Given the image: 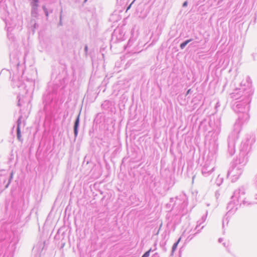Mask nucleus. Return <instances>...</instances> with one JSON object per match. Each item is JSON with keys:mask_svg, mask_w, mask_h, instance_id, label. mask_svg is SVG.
Wrapping results in <instances>:
<instances>
[{"mask_svg": "<svg viewBox=\"0 0 257 257\" xmlns=\"http://www.w3.org/2000/svg\"><path fill=\"white\" fill-rule=\"evenodd\" d=\"M244 195L245 189L243 187H240L238 190L234 192L233 195L231 197V200L227 204L226 207L228 210L226 215H230L233 214L241 204L248 205L251 204L245 200Z\"/></svg>", "mask_w": 257, "mask_h": 257, "instance_id": "f03ea898", "label": "nucleus"}, {"mask_svg": "<svg viewBox=\"0 0 257 257\" xmlns=\"http://www.w3.org/2000/svg\"><path fill=\"white\" fill-rule=\"evenodd\" d=\"M257 139V134L254 133H250L246 135L245 139L243 141L241 144L240 148L243 147H247L248 151H250L252 145L254 143Z\"/></svg>", "mask_w": 257, "mask_h": 257, "instance_id": "9d476101", "label": "nucleus"}, {"mask_svg": "<svg viewBox=\"0 0 257 257\" xmlns=\"http://www.w3.org/2000/svg\"><path fill=\"white\" fill-rule=\"evenodd\" d=\"M174 202L173 203H171V202L170 201L169 203H167L166 205V207L167 209H170V211L172 210H176V208H172V206H173V204Z\"/></svg>", "mask_w": 257, "mask_h": 257, "instance_id": "393cba45", "label": "nucleus"}, {"mask_svg": "<svg viewBox=\"0 0 257 257\" xmlns=\"http://www.w3.org/2000/svg\"><path fill=\"white\" fill-rule=\"evenodd\" d=\"M187 5H188V2L187 1H185L183 3L182 7H186L187 6Z\"/></svg>", "mask_w": 257, "mask_h": 257, "instance_id": "473e14b6", "label": "nucleus"}, {"mask_svg": "<svg viewBox=\"0 0 257 257\" xmlns=\"http://www.w3.org/2000/svg\"><path fill=\"white\" fill-rule=\"evenodd\" d=\"M222 240H223V239H222V238H219L218 239V242H221Z\"/></svg>", "mask_w": 257, "mask_h": 257, "instance_id": "58836bf2", "label": "nucleus"}, {"mask_svg": "<svg viewBox=\"0 0 257 257\" xmlns=\"http://www.w3.org/2000/svg\"><path fill=\"white\" fill-rule=\"evenodd\" d=\"M116 33H117V31H116V30H115V31H114V32L113 33V34H112V37H114V36H115V34H116Z\"/></svg>", "mask_w": 257, "mask_h": 257, "instance_id": "c9c22d12", "label": "nucleus"}, {"mask_svg": "<svg viewBox=\"0 0 257 257\" xmlns=\"http://www.w3.org/2000/svg\"><path fill=\"white\" fill-rule=\"evenodd\" d=\"M223 245H224V246H226V243L224 242L223 243Z\"/></svg>", "mask_w": 257, "mask_h": 257, "instance_id": "37998d69", "label": "nucleus"}, {"mask_svg": "<svg viewBox=\"0 0 257 257\" xmlns=\"http://www.w3.org/2000/svg\"><path fill=\"white\" fill-rule=\"evenodd\" d=\"M22 59L23 64L25 63V57L21 54L16 52H13L10 54V63L12 67L16 68L18 71H20L21 69L22 71L23 72V68L22 65H21V61L20 58Z\"/></svg>", "mask_w": 257, "mask_h": 257, "instance_id": "0eeeda50", "label": "nucleus"}, {"mask_svg": "<svg viewBox=\"0 0 257 257\" xmlns=\"http://www.w3.org/2000/svg\"><path fill=\"white\" fill-rule=\"evenodd\" d=\"M192 91L191 89H189L187 91V92H186V94H185V96H187L188 94H189L191 93H192Z\"/></svg>", "mask_w": 257, "mask_h": 257, "instance_id": "c756f323", "label": "nucleus"}, {"mask_svg": "<svg viewBox=\"0 0 257 257\" xmlns=\"http://www.w3.org/2000/svg\"><path fill=\"white\" fill-rule=\"evenodd\" d=\"M193 39H188V40H186L185 41H184V42H183L182 43H181L180 45V48L181 49L183 50V49H184V48L186 47V46L190 42H191V41H192Z\"/></svg>", "mask_w": 257, "mask_h": 257, "instance_id": "4be33fe9", "label": "nucleus"}, {"mask_svg": "<svg viewBox=\"0 0 257 257\" xmlns=\"http://www.w3.org/2000/svg\"><path fill=\"white\" fill-rule=\"evenodd\" d=\"M236 96L238 97L236 99L241 98V100L236 102L232 106L233 110L238 113V116L234 123L233 130L228 138V152L230 156L234 155L235 152V142L239 138L243 123L249 119L248 112L251 99V96H247L242 93Z\"/></svg>", "mask_w": 257, "mask_h": 257, "instance_id": "f257e3e1", "label": "nucleus"}, {"mask_svg": "<svg viewBox=\"0 0 257 257\" xmlns=\"http://www.w3.org/2000/svg\"><path fill=\"white\" fill-rule=\"evenodd\" d=\"M207 213H208V211H206V214L205 215H204L201 218V219L200 220H199L197 221V224L196 226V228L195 229H197L198 228V227L201 225V224L202 223H203L206 220V217H207Z\"/></svg>", "mask_w": 257, "mask_h": 257, "instance_id": "aec40b11", "label": "nucleus"}, {"mask_svg": "<svg viewBox=\"0 0 257 257\" xmlns=\"http://www.w3.org/2000/svg\"><path fill=\"white\" fill-rule=\"evenodd\" d=\"M216 157L212 153H209L202 168V174L206 177L211 175L215 169Z\"/></svg>", "mask_w": 257, "mask_h": 257, "instance_id": "423d86ee", "label": "nucleus"}, {"mask_svg": "<svg viewBox=\"0 0 257 257\" xmlns=\"http://www.w3.org/2000/svg\"><path fill=\"white\" fill-rule=\"evenodd\" d=\"M246 147H247L244 146L243 147V148H240L239 156L234 163L243 168L248 162L249 157L248 154L250 152V151H248L249 149H247Z\"/></svg>", "mask_w": 257, "mask_h": 257, "instance_id": "6e6552de", "label": "nucleus"}, {"mask_svg": "<svg viewBox=\"0 0 257 257\" xmlns=\"http://www.w3.org/2000/svg\"><path fill=\"white\" fill-rule=\"evenodd\" d=\"M19 239V236L14 234L10 242L9 246L11 247L12 249L15 250L16 248V244L18 243Z\"/></svg>", "mask_w": 257, "mask_h": 257, "instance_id": "dca6fc26", "label": "nucleus"}, {"mask_svg": "<svg viewBox=\"0 0 257 257\" xmlns=\"http://www.w3.org/2000/svg\"><path fill=\"white\" fill-rule=\"evenodd\" d=\"M68 112H67V114H66V115L64 114V118H66V116L68 115Z\"/></svg>", "mask_w": 257, "mask_h": 257, "instance_id": "a19ab883", "label": "nucleus"}, {"mask_svg": "<svg viewBox=\"0 0 257 257\" xmlns=\"http://www.w3.org/2000/svg\"><path fill=\"white\" fill-rule=\"evenodd\" d=\"M64 87L63 86H58L57 84H55L52 89L49 88L47 94L43 96L45 109H48L49 106L54 109L56 108L60 95V91Z\"/></svg>", "mask_w": 257, "mask_h": 257, "instance_id": "7ed1b4c3", "label": "nucleus"}, {"mask_svg": "<svg viewBox=\"0 0 257 257\" xmlns=\"http://www.w3.org/2000/svg\"><path fill=\"white\" fill-rule=\"evenodd\" d=\"M203 227H204V226H202V227H201V228L200 229H199V230H197V232H196V233L194 234V235H195V234H196V233H198V232L200 231V230H201Z\"/></svg>", "mask_w": 257, "mask_h": 257, "instance_id": "4c0bfd02", "label": "nucleus"}, {"mask_svg": "<svg viewBox=\"0 0 257 257\" xmlns=\"http://www.w3.org/2000/svg\"><path fill=\"white\" fill-rule=\"evenodd\" d=\"M8 225V224L4 221L0 222V251L3 248L4 240L7 237Z\"/></svg>", "mask_w": 257, "mask_h": 257, "instance_id": "9b49d317", "label": "nucleus"}, {"mask_svg": "<svg viewBox=\"0 0 257 257\" xmlns=\"http://www.w3.org/2000/svg\"><path fill=\"white\" fill-rule=\"evenodd\" d=\"M132 41L131 40H129L128 42V43H127V45H129V46H131L132 45Z\"/></svg>", "mask_w": 257, "mask_h": 257, "instance_id": "e433bc0d", "label": "nucleus"}, {"mask_svg": "<svg viewBox=\"0 0 257 257\" xmlns=\"http://www.w3.org/2000/svg\"><path fill=\"white\" fill-rule=\"evenodd\" d=\"M240 93H244L247 96H252L253 94L252 82L249 76H246L245 82H241L240 88L234 90V91L230 94L231 97L233 99H237L238 97L236 95L240 94Z\"/></svg>", "mask_w": 257, "mask_h": 257, "instance_id": "39448f33", "label": "nucleus"}, {"mask_svg": "<svg viewBox=\"0 0 257 257\" xmlns=\"http://www.w3.org/2000/svg\"><path fill=\"white\" fill-rule=\"evenodd\" d=\"M62 12V10H61V14H60V22H59V25H60V26L62 25V15H61Z\"/></svg>", "mask_w": 257, "mask_h": 257, "instance_id": "c85d7f7f", "label": "nucleus"}, {"mask_svg": "<svg viewBox=\"0 0 257 257\" xmlns=\"http://www.w3.org/2000/svg\"><path fill=\"white\" fill-rule=\"evenodd\" d=\"M220 104L219 102V101H218V102L216 103V105H215V109H216V110H217V108H218V107H220Z\"/></svg>", "mask_w": 257, "mask_h": 257, "instance_id": "2f4dec72", "label": "nucleus"}, {"mask_svg": "<svg viewBox=\"0 0 257 257\" xmlns=\"http://www.w3.org/2000/svg\"><path fill=\"white\" fill-rule=\"evenodd\" d=\"M135 1V0H134V1L131 3V4L127 7L126 11H127V10H128L129 9H131V7H132V5L134 3Z\"/></svg>", "mask_w": 257, "mask_h": 257, "instance_id": "cd10ccee", "label": "nucleus"}, {"mask_svg": "<svg viewBox=\"0 0 257 257\" xmlns=\"http://www.w3.org/2000/svg\"><path fill=\"white\" fill-rule=\"evenodd\" d=\"M181 240V237H180L178 239V240L173 244V245L172 247L171 252V254H170L171 256L173 255L174 253L176 251V250L178 247V244L179 243Z\"/></svg>", "mask_w": 257, "mask_h": 257, "instance_id": "6ab92c4d", "label": "nucleus"}, {"mask_svg": "<svg viewBox=\"0 0 257 257\" xmlns=\"http://www.w3.org/2000/svg\"><path fill=\"white\" fill-rule=\"evenodd\" d=\"M224 221L223 220V222H222V226H223V227H224Z\"/></svg>", "mask_w": 257, "mask_h": 257, "instance_id": "79ce46f5", "label": "nucleus"}, {"mask_svg": "<svg viewBox=\"0 0 257 257\" xmlns=\"http://www.w3.org/2000/svg\"><path fill=\"white\" fill-rule=\"evenodd\" d=\"M39 0H30L31 7V16L34 18L38 17V7Z\"/></svg>", "mask_w": 257, "mask_h": 257, "instance_id": "ddd939ff", "label": "nucleus"}, {"mask_svg": "<svg viewBox=\"0 0 257 257\" xmlns=\"http://www.w3.org/2000/svg\"><path fill=\"white\" fill-rule=\"evenodd\" d=\"M79 125H80V113L77 116V117L74 121V125H73V132H74L75 140H76V138L78 136Z\"/></svg>", "mask_w": 257, "mask_h": 257, "instance_id": "2eb2a0df", "label": "nucleus"}, {"mask_svg": "<svg viewBox=\"0 0 257 257\" xmlns=\"http://www.w3.org/2000/svg\"><path fill=\"white\" fill-rule=\"evenodd\" d=\"M22 118V116L20 115L17 121V128H16V132H17V137L18 140L19 141L22 142L23 139H22V136H21V126L22 125V121L21 119Z\"/></svg>", "mask_w": 257, "mask_h": 257, "instance_id": "4468645a", "label": "nucleus"}, {"mask_svg": "<svg viewBox=\"0 0 257 257\" xmlns=\"http://www.w3.org/2000/svg\"><path fill=\"white\" fill-rule=\"evenodd\" d=\"M209 125L212 128L215 135H218L220 133L221 130V120L220 118L217 117L216 119L213 120L210 119Z\"/></svg>", "mask_w": 257, "mask_h": 257, "instance_id": "f8f14e48", "label": "nucleus"}, {"mask_svg": "<svg viewBox=\"0 0 257 257\" xmlns=\"http://www.w3.org/2000/svg\"><path fill=\"white\" fill-rule=\"evenodd\" d=\"M87 1V0H84V3H86Z\"/></svg>", "mask_w": 257, "mask_h": 257, "instance_id": "c03bdc74", "label": "nucleus"}, {"mask_svg": "<svg viewBox=\"0 0 257 257\" xmlns=\"http://www.w3.org/2000/svg\"><path fill=\"white\" fill-rule=\"evenodd\" d=\"M18 105L19 106H21L20 99H19V100H18Z\"/></svg>", "mask_w": 257, "mask_h": 257, "instance_id": "ea45409f", "label": "nucleus"}, {"mask_svg": "<svg viewBox=\"0 0 257 257\" xmlns=\"http://www.w3.org/2000/svg\"><path fill=\"white\" fill-rule=\"evenodd\" d=\"M42 9L44 12L45 15L47 19H48L49 13H53V10L51 9L50 10H48L47 8H46V6L43 5L42 6Z\"/></svg>", "mask_w": 257, "mask_h": 257, "instance_id": "412c9836", "label": "nucleus"}, {"mask_svg": "<svg viewBox=\"0 0 257 257\" xmlns=\"http://www.w3.org/2000/svg\"><path fill=\"white\" fill-rule=\"evenodd\" d=\"M13 176H14V172H13V171H12L11 173H10V175L9 176L8 182L5 186V188H8V187L9 186L10 184H11V183L12 182V180L13 179Z\"/></svg>", "mask_w": 257, "mask_h": 257, "instance_id": "5701e85b", "label": "nucleus"}, {"mask_svg": "<svg viewBox=\"0 0 257 257\" xmlns=\"http://www.w3.org/2000/svg\"><path fill=\"white\" fill-rule=\"evenodd\" d=\"M243 172V168L233 163L228 170L227 176L232 177V181H236Z\"/></svg>", "mask_w": 257, "mask_h": 257, "instance_id": "1a4fd4ad", "label": "nucleus"}, {"mask_svg": "<svg viewBox=\"0 0 257 257\" xmlns=\"http://www.w3.org/2000/svg\"><path fill=\"white\" fill-rule=\"evenodd\" d=\"M88 47L87 45H85L84 46V55L85 57H87L88 55Z\"/></svg>", "mask_w": 257, "mask_h": 257, "instance_id": "bb28decb", "label": "nucleus"}, {"mask_svg": "<svg viewBox=\"0 0 257 257\" xmlns=\"http://www.w3.org/2000/svg\"><path fill=\"white\" fill-rule=\"evenodd\" d=\"M152 251L151 249H150L149 250L146 251L141 257H149L150 255V253Z\"/></svg>", "mask_w": 257, "mask_h": 257, "instance_id": "a878e982", "label": "nucleus"}, {"mask_svg": "<svg viewBox=\"0 0 257 257\" xmlns=\"http://www.w3.org/2000/svg\"><path fill=\"white\" fill-rule=\"evenodd\" d=\"M152 257H159V255L158 253H155L153 254Z\"/></svg>", "mask_w": 257, "mask_h": 257, "instance_id": "f704fd0d", "label": "nucleus"}, {"mask_svg": "<svg viewBox=\"0 0 257 257\" xmlns=\"http://www.w3.org/2000/svg\"><path fill=\"white\" fill-rule=\"evenodd\" d=\"M256 203L257 204V202Z\"/></svg>", "mask_w": 257, "mask_h": 257, "instance_id": "a18cd8bd", "label": "nucleus"}, {"mask_svg": "<svg viewBox=\"0 0 257 257\" xmlns=\"http://www.w3.org/2000/svg\"><path fill=\"white\" fill-rule=\"evenodd\" d=\"M171 203H173L172 208H176L178 213L182 215L187 212V207L188 206L187 198L185 194L180 195L175 198H170Z\"/></svg>", "mask_w": 257, "mask_h": 257, "instance_id": "20e7f679", "label": "nucleus"}, {"mask_svg": "<svg viewBox=\"0 0 257 257\" xmlns=\"http://www.w3.org/2000/svg\"><path fill=\"white\" fill-rule=\"evenodd\" d=\"M223 180V178L219 175L216 180L215 183L218 186H219L222 184Z\"/></svg>", "mask_w": 257, "mask_h": 257, "instance_id": "b1692460", "label": "nucleus"}, {"mask_svg": "<svg viewBox=\"0 0 257 257\" xmlns=\"http://www.w3.org/2000/svg\"><path fill=\"white\" fill-rule=\"evenodd\" d=\"M254 181V183H255V185L257 186V173H256V175L255 176Z\"/></svg>", "mask_w": 257, "mask_h": 257, "instance_id": "72a5a7b5", "label": "nucleus"}, {"mask_svg": "<svg viewBox=\"0 0 257 257\" xmlns=\"http://www.w3.org/2000/svg\"><path fill=\"white\" fill-rule=\"evenodd\" d=\"M6 28L7 29L8 38L12 41H14L15 38L14 35L12 33L13 28L11 27H8V24L7 23H6Z\"/></svg>", "mask_w": 257, "mask_h": 257, "instance_id": "f3484780", "label": "nucleus"}, {"mask_svg": "<svg viewBox=\"0 0 257 257\" xmlns=\"http://www.w3.org/2000/svg\"><path fill=\"white\" fill-rule=\"evenodd\" d=\"M219 195H220V194L219 193V191H218V190L216 191V192L215 193V196L216 199H217L219 197Z\"/></svg>", "mask_w": 257, "mask_h": 257, "instance_id": "7c9ffc66", "label": "nucleus"}, {"mask_svg": "<svg viewBox=\"0 0 257 257\" xmlns=\"http://www.w3.org/2000/svg\"><path fill=\"white\" fill-rule=\"evenodd\" d=\"M112 105V103L110 101L108 100H105L102 104H101V107L102 109L104 110H108L110 107Z\"/></svg>", "mask_w": 257, "mask_h": 257, "instance_id": "a211bd4d", "label": "nucleus"}]
</instances>
